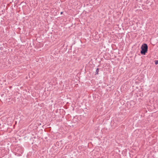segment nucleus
Returning a JSON list of instances; mask_svg holds the SVG:
<instances>
[{
  "label": "nucleus",
  "mask_w": 158,
  "mask_h": 158,
  "mask_svg": "<svg viewBox=\"0 0 158 158\" xmlns=\"http://www.w3.org/2000/svg\"><path fill=\"white\" fill-rule=\"evenodd\" d=\"M155 64L156 65H157L158 64V60H155Z\"/></svg>",
  "instance_id": "7ed1b4c3"
},
{
  "label": "nucleus",
  "mask_w": 158,
  "mask_h": 158,
  "mask_svg": "<svg viewBox=\"0 0 158 158\" xmlns=\"http://www.w3.org/2000/svg\"><path fill=\"white\" fill-rule=\"evenodd\" d=\"M99 69V68H97L96 69V72H95V75H97L98 74Z\"/></svg>",
  "instance_id": "f03ea898"
},
{
  "label": "nucleus",
  "mask_w": 158,
  "mask_h": 158,
  "mask_svg": "<svg viewBox=\"0 0 158 158\" xmlns=\"http://www.w3.org/2000/svg\"><path fill=\"white\" fill-rule=\"evenodd\" d=\"M141 50L140 53L142 55H145L147 52L148 49V46L147 44H144L141 47Z\"/></svg>",
  "instance_id": "f257e3e1"
},
{
  "label": "nucleus",
  "mask_w": 158,
  "mask_h": 158,
  "mask_svg": "<svg viewBox=\"0 0 158 158\" xmlns=\"http://www.w3.org/2000/svg\"><path fill=\"white\" fill-rule=\"evenodd\" d=\"M63 13V12H61L60 13L61 14H62Z\"/></svg>",
  "instance_id": "20e7f679"
}]
</instances>
